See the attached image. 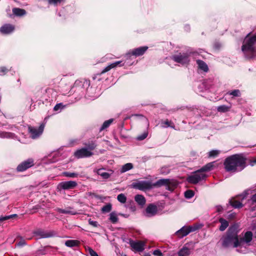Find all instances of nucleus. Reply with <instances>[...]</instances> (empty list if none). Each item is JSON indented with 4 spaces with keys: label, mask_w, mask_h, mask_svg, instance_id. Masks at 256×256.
Wrapping results in <instances>:
<instances>
[{
    "label": "nucleus",
    "mask_w": 256,
    "mask_h": 256,
    "mask_svg": "<svg viewBox=\"0 0 256 256\" xmlns=\"http://www.w3.org/2000/svg\"><path fill=\"white\" fill-rule=\"evenodd\" d=\"M178 182L174 179L162 178L154 183L150 181L142 180L133 182L132 186L133 188L146 191L153 188L154 187H160L165 186L166 189L170 190H174L177 186Z\"/></svg>",
    "instance_id": "nucleus-1"
},
{
    "label": "nucleus",
    "mask_w": 256,
    "mask_h": 256,
    "mask_svg": "<svg viewBox=\"0 0 256 256\" xmlns=\"http://www.w3.org/2000/svg\"><path fill=\"white\" fill-rule=\"evenodd\" d=\"M246 160L240 154L232 155L226 158L224 161L225 168L228 172L240 171L246 166Z\"/></svg>",
    "instance_id": "nucleus-2"
},
{
    "label": "nucleus",
    "mask_w": 256,
    "mask_h": 256,
    "mask_svg": "<svg viewBox=\"0 0 256 256\" xmlns=\"http://www.w3.org/2000/svg\"><path fill=\"white\" fill-rule=\"evenodd\" d=\"M90 86V82L87 80L81 79L76 80L74 86L68 92H64V94H72L78 100L85 96L86 88Z\"/></svg>",
    "instance_id": "nucleus-3"
},
{
    "label": "nucleus",
    "mask_w": 256,
    "mask_h": 256,
    "mask_svg": "<svg viewBox=\"0 0 256 256\" xmlns=\"http://www.w3.org/2000/svg\"><path fill=\"white\" fill-rule=\"evenodd\" d=\"M256 35L250 36V34H247L242 46V52L246 58L251 59L256 56Z\"/></svg>",
    "instance_id": "nucleus-4"
},
{
    "label": "nucleus",
    "mask_w": 256,
    "mask_h": 256,
    "mask_svg": "<svg viewBox=\"0 0 256 256\" xmlns=\"http://www.w3.org/2000/svg\"><path fill=\"white\" fill-rule=\"evenodd\" d=\"M252 236V232L248 231L242 237H238L237 242L234 245V248H236V250L242 254L249 252L250 250V247L251 246Z\"/></svg>",
    "instance_id": "nucleus-5"
},
{
    "label": "nucleus",
    "mask_w": 256,
    "mask_h": 256,
    "mask_svg": "<svg viewBox=\"0 0 256 256\" xmlns=\"http://www.w3.org/2000/svg\"><path fill=\"white\" fill-rule=\"evenodd\" d=\"M238 239V232L236 228L234 226L230 227L226 236H223L221 238L222 246L224 248H228L234 245L236 243Z\"/></svg>",
    "instance_id": "nucleus-6"
},
{
    "label": "nucleus",
    "mask_w": 256,
    "mask_h": 256,
    "mask_svg": "<svg viewBox=\"0 0 256 256\" xmlns=\"http://www.w3.org/2000/svg\"><path fill=\"white\" fill-rule=\"evenodd\" d=\"M190 52H180L172 56L171 58L174 62L180 64L182 65L187 64L190 62Z\"/></svg>",
    "instance_id": "nucleus-7"
},
{
    "label": "nucleus",
    "mask_w": 256,
    "mask_h": 256,
    "mask_svg": "<svg viewBox=\"0 0 256 256\" xmlns=\"http://www.w3.org/2000/svg\"><path fill=\"white\" fill-rule=\"evenodd\" d=\"M206 176V174L199 170L188 176L187 178V180L189 183L196 184L200 181L204 180Z\"/></svg>",
    "instance_id": "nucleus-8"
},
{
    "label": "nucleus",
    "mask_w": 256,
    "mask_h": 256,
    "mask_svg": "<svg viewBox=\"0 0 256 256\" xmlns=\"http://www.w3.org/2000/svg\"><path fill=\"white\" fill-rule=\"evenodd\" d=\"M44 128V124H41L38 128L31 126H28V132L30 137L33 138H37L42 133Z\"/></svg>",
    "instance_id": "nucleus-9"
},
{
    "label": "nucleus",
    "mask_w": 256,
    "mask_h": 256,
    "mask_svg": "<svg viewBox=\"0 0 256 256\" xmlns=\"http://www.w3.org/2000/svg\"><path fill=\"white\" fill-rule=\"evenodd\" d=\"M148 49V47L146 46H140L134 49H133L128 52L126 54V58H130L131 56H134L135 57L141 56L143 55L144 52Z\"/></svg>",
    "instance_id": "nucleus-10"
},
{
    "label": "nucleus",
    "mask_w": 256,
    "mask_h": 256,
    "mask_svg": "<svg viewBox=\"0 0 256 256\" xmlns=\"http://www.w3.org/2000/svg\"><path fill=\"white\" fill-rule=\"evenodd\" d=\"M100 95L99 92H97V88L93 87H88L86 88L85 97L88 100H94Z\"/></svg>",
    "instance_id": "nucleus-11"
},
{
    "label": "nucleus",
    "mask_w": 256,
    "mask_h": 256,
    "mask_svg": "<svg viewBox=\"0 0 256 256\" xmlns=\"http://www.w3.org/2000/svg\"><path fill=\"white\" fill-rule=\"evenodd\" d=\"M93 152L88 148H82L77 150L74 154V156L78 158L90 157L93 155Z\"/></svg>",
    "instance_id": "nucleus-12"
},
{
    "label": "nucleus",
    "mask_w": 256,
    "mask_h": 256,
    "mask_svg": "<svg viewBox=\"0 0 256 256\" xmlns=\"http://www.w3.org/2000/svg\"><path fill=\"white\" fill-rule=\"evenodd\" d=\"M194 230V228L192 226H183L180 230H178L176 232V234L178 238H182Z\"/></svg>",
    "instance_id": "nucleus-13"
},
{
    "label": "nucleus",
    "mask_w": 256,
    "mask_h": 256,
    "mask_svg": "<svg viewBox=\"0 0 256 256\" xmlns=\"http://www.w3.org/2000/svg\"><path fill=\"white\" fill-rule=\"evenodd\" d=\"M34 165V160L29 158L20 164L17 167L18 172H22L32 167Z\"/></svg>",
    "instance_id": "nucleus-14"
},
{
    "label": "nucleus",
    "mask_w": 256,
    "mask_h": 256,
    "mask_svg": "<svg viewBox=\"0 0 256 256\" xmlns=\"http://www.w3.org/2000/svg\"><path fill=\"white\" fill-rule=\"evenodd\" d=\"M77 183L74 181L62 182L59 184L58 187L63 190L72 189L77 186Z\"/></svg>",
    "instance_id": "nucleus-15"
},
{
    "label": "nucleus",
    "mask_w": 256,
    "mask_h": 256,
    "mask_svg": "<svg viewBox=\"0 0 256 256\" xmlns=\"http://www.w3.org/2000/svg\"><path fill=\"white\" fill-rule=\"evenodd\" d=\"M130 244L136 251L142 252L144 250V243L142 241L130 240Z\"/></svg>",
    "instance_id": "nucleus-16"
},
{
    "label": "nucleus",
    "mask_w": 256,
    "mask_h": 256,
    "mask_svg": "<svg viewBox=\"0 0 256 256\" xmlns=\"http://www.w3.org/2000/svg\"><path fill=\"white\" fill-rule=\"evenodd\" d=\"M122 61H117L112 64H110L102 70V71L100 73V74H104L110 71L112 68H116L118 66H124V63L122 64Z\"/></svg>",
    "instance_id": "nucleus-17"
},
{
    "label": "nucleus",
    "mask_w": 256,
    "mask_h": 256,
    "mask_svg": "<svg viewBox=\"0 0 256 256\" xmlns=\"http://www.w3.org/2000/svg\"><path fill=\"white\" fill-rule=\"evenodd\" d=\"M14 30V26L10 24H6L0 28V32L4 34H8L12 33Z\"/></svg>",
    "instance_id": "nucleus-18"
},
{
    "label": "nucleus",
    "mask_w": 256,
    "mask_h": 256,
    "mask_svg": "<svg viewBox=\"0 0 256 256\" xmlns=\"http://www.w3.org/2000/svg\"><path fill=\"white\" fill-rule=\"evenodd\" d=\"M157 210V207L152 204H150L148 206L146 210V215L147 216H154L156 214Z\"/></svg>",
    "instance_id": "nucleus-19"
},
{
    "label": "nucleus",
    "mask_w": 256,
    "mask_h": 256,
    "mask_svg": "<svg viewBox=\"0 0 256 256\" xmlns=\"http://www.w3.org/2000/svg\"><path fill=\"white\" fill-rule=\"evenodd\" d=\"M214 84V80L213 78H208L204 80L202 82L203 86L206 89L210 90L213 88Z\"/></svg>",
    "instance_id": "nucleus-20"
},
{
    "label": "nucleus",
    "mask_w": 256,
    "mask_h": 256,
    "mask_svg": "<svg viewBox=\"0 0 256 256\" xmlns=\"http://www.w3.org/2000/svg\"><path fill=\"white\" fill-rule=\"evenodd\" d=\"M196 64L198 65V68L200 70H202L204 72H208V68L206 64L202 60H197Z\"/></svg>",
    "instance_id": "nucleus-21"
},
{
    "label": "nucleus",
    "mask_w": 256,
    "mask_h": 256,
    "mask_svg": "<svg viewBox=\"0 0 256 256\" xmlns=\"http://www.w3.org/2000/svg\"><path fill=\"white\" fill-rule=\"evenodd\" d=\"M218 221L220 223L219 230L222 232L224 231L229 225L228 222L222 218H220Z\"/></svg>",
    "instance_id": "nucleus-22"
},
{
    "label": "nucleus",
    "mask_w": 256,
    "mask_h": 256,
    "mask_svg": "<svg viewBox=\"0 0 256 256\" xmlns=\"http://www.w3.org/2000/svg\"><path fill=\"white\" fill-rule=\"evenodd\" d=\"M35 234L40 236V238H46L52 236V234L50 232H46L43 230H38L35 232Z\"/></svg>",
    "instance_id": "nucleus-23"
},
{
    "label": "nucleus",
    "mask_w": 256,
    "mask_h": 256,
    "mask_svg": "<svg viewBox=\"0 0 256 256\" xmlns=\"http://www.w3.org/2000/svg\"><path fill=\"white\" fill-rule=\"evenodd\" d=\"M136 202L140 206H144L146 204V199L144 197L140 194H137L134 197Z\"/></svg>",
    "instance_id": "nucleus-24"
},
{
    "label": "nucleus",
    "mask_w": 256,
    "mask_h": 256,
    "mask_svg": "<svg viewBox=\"0 0 256 256\" xmlns=\"http://www.w3.org/2000/svg\"><path fill=\"white\" fill-rule=\"evenodd\" d=\"M230 204L234 208H240L242 206V203L236 198H232L230 201Z\"/></svg>",
    "instance_id": "nucleus-25"
},
{
    "label": "nucleus",
    "mask_w": 256,
    "mask_h": 256,
    "mask_svg": "<svg viewBox=\"0 0 256 256\" xmlns=\"http://www.w3.org/2000/svg\"><path fill=\"white\" fill-rule=\"evenodd\" d=\"M190 253V250L186 247L184 246L178 252L179 256H188Z\"/></svg>",
    "instance_id": "nucleus-26"
},
{
    "label": "nucleus",
    "mask_w": 256,
    "mask_h": 256,
    "mask_svg": "<svg viewBox=\"0 0 256 256\" xmlns=\"http://www.w3.org/2000/svg\"><path fill=\"white\" fill-rule=\"evenodd\" d=\"M14 14L16 16H22L26 14V12L24 9L20 8H14L12 9Z\"/></svg>",
    "instance_id": "nucleus-27"
},
{
    "label": "nucleus",
    "mask_w": 256,
    "mask_h": 256,
    "mask_svg": "<svg viewBox=\"0 0 256 256\" xmlns=\"http://www.w3.org/2000/svg\"><path fill=\"white\" fill-rule=\"evenodd\" d=\"M214 162H212L208 163L204 166L202 168L200 169V170L204 173V172H208L212 169V168L214 166Z\"/></svg>",
    "instance_id": "nucleus-28"
},
{
    "label": "nucleus",
    "mask_w": 256,
    "mask_h": 256,
    "mask_svg": "<svg viewBox=\"0 0 256 256\" xmlns=\"http://www.w3.org/2000/svg\"><path fill=\"white\" fill-rule=\"evenodd\" d=\"M68 106V104H64L62 102L57 104L54 108V111H62L65 110L66 108Z\"/></svg>",
    "instance_id": "nucleus-29"
},
{
    "label": "nucleus",
    "mask_w": 256,
    "mask_h": 256,
    "mask_svg": "<svg viewBox=\"0 0 256 256\" xmlns=\"http://www.w3.org/2000/svg\"><path fill=\"white\" fill-rule=\"evenodd\" d=\"M133 168V165L132 163H127L124 166L120 169V172L122 173L125 172Z\"/></svg>",
    "instance_id": "nucleus-30"
},
{
    "label": "nucleus",
    "mask_w": 256,
    "mask_h": 256,
    "mask_svg": "<svg viewBox=\"0 0 256 256\" xmlns=\"http://www.w3.org/2000/svg\"><path fill=\"white\" fill-rule=\"evenodd\" d=\"M79 242L76 240H68L66 242L65 244L68 247H74L78 246Z\"/></svg>",
    "instance_id": "nucleus-31"
},
{
    "label": "nucleus",
    "mask_w": 256,
    "mask_h": 256,
    "mask_svg": "<svg viewBox=\"0 0 256 256\" xmlns=\"http://www.w3.org/2000/svg\"><path fill=\"white\" fill-rule=\"evenodd\" d=\"M254 191H256L255 190H252L250 189H248V190H246L244 192L240 195L238 196V200L241 198L242 200H244V198H245L246 196L250 194H252Z\"/></svg>",
    "instance_id": "nucleus-32"
},
{
    "label": "nucleus",
    "mask_w": 256,
    "mask_h": 256,
    "mask_svg": "<svg viewBox=\"0 0 256 256\" xmlns=\"http://www.w3.org/2000/svg\"><path fill=\"white\" fill-rule=\"evenodd\" d=\"M113 120H114L112 118H110L108 120L105 121L103 123L102 127L100 128V131L101 132V131L105 130L106 128H108L110 125V124L113 122Z\"/></svg>",
    "instance_id": "nucleus-33"
},
{
    "label": "nucleus",
    "mask_w": 256,
    "mask_h": 256,
    "mask_svg": "<svg viewBox=\"0 0 256 256\" xmlns=\"http://www.w3.org/2000/svg\"><path fill=\"white\" fill-rule=\"evenodd\" d=\"M110 220L113 224H116L118 222V215L116 212H113L110 214Z\"/></svg>",
    "instance_id": "nucleus-34"
},
{
    "label": "nucleus",
    "mask_w": 256,
    "mask_h": 256,
    "mask_svg": "<svg viewBox=\"0 0 256 256\" xmlns=\"http://www.w3.org/2000/svg\"><path fill=\"white\" fill-rule=\"evenodd\" d=\"M226 95L232 96V97L240 96L241 92L239 90H234L226 92Z\"/></svg>",
    "instance_id": "nucleus-35"
},
{
    "label": "nucleus",
    "mask_w": 256,
    "mask_h": 256,
    "mask_svg": "<svg viewBox=\"0 0 256 256\" xmlns=\"http://www.w3.org/2000/svg\"><path fill=\"white\" fill-rule=\"evenodd\" d=\"M97 174L101 176V177L104 179H107L110 176V174L108 172H104V170L101 169L98 170Z\"/></svg>",
    "instance_id": "nucleus-36"
},
{
    "label": "nucleus",
    "mask_w": 256,
    "mask_h": 256,
    "mask_svg": "<svg viewBox=\"0 0 256 256\" xmlns=\"http://www.w3.org/2000/svg\"><path fill=\"white\" fill-rule=\"evenodd\" d=\"M177 111H185V112H193L194 111V107H188L186 106H182L178 108L176 110Z\"/></svg>",
    "instance_id": "nucleus-37"
},
{
    "label": "nucleus",
    "mask_w": 256,
    "mask_h": 256,
    "mask_svg": "<svg viewBox=\"0 0 256 256\" xmlns=\"http://www.w3.org/2000/svg\"><path fill=\"white\" fill-rule=\"evenodd\" d=\"M230 108V106L222 105L217 108V110L218 112H228Z\"/></svg>",
    "instance_id": "nucleus-38"
},
{
    "label": "nucleus",
    "mask_w": 256,
    "mask_h": 256,
    "mask_svg": "<svg viewBox=\"0 0 256 256\" xmlns=\"http://www.w3.org/2000/svg\"><path fill=\"white\" fill-rule=\"evenodd\" d=\"M118 200L122 204H124L126 200V197L123 194H118L117 196Z\"/></svg>",
    "instance_id": "nucleus-39"
},
{
    "label": "nucleus",
    "mask_w": 256,
    "mask_h": 256,
    "mask_svg": "<svg viewBox=\"0 0 256 256\" xmlns=\"http://www.w3.org/2000/svg\"><path fill=\"white\" fill-rule=\"evenodd\" d=\"M112 208V204H106V206H104L102 208V211L103 212H108L111 210Z\"/></svg>",
    "instance_id": "nucleus-40"
},
{
    "label": "nucleus",
    "mask_w": 256,
    "mask_h": 256,
    "mask_svg": "<svg viewBox=\"0 0 256 256\" xmlns=\"http://www.w3.org/2000/svg\"><path fill=\"white\" fill-rule=\"evenodd\" d=\"M63 175L69 178H76L78 174L76 172H64Z\"/></svg>",
    "instance_id": "nucleus-41"
},
{
    "label": "nucleus",
    "mask_w": 256,
    "mask_h": 256,
    "mask_svg": "<svg viewBox=\"0 0 256 256\" xmlns=\"http://www.w3.org/2000/svg\"><path fill=\"white\" fill-rule=\"evenodd\" d=\"M170 172V170L167 166H163L160 169V173L162 174H167Z\"/></svg>",
    "instance_id": "nucleus-42"
},
{
    "label": "nucleus",
    "mask_w": 256,
    "mask_h": 256,
    "mask_svg": "<svg viewBox=\"0 0 256 256\" xmlns=\"http://www.w3.org/2000/svg\"><path fill=\"white\" fill-rule=\"evenodd\" d=\"M10 70L5 66L0 67V76L5 75Z\"/></svg>",
    "instance_id": "nucleus-43"
},
{
    "label": "nucleus",
    "mask_w": 256,
    "mask_h": 256,
    "mask_svg": "<svg viewBox=\"0 0 256 256\" xmlns=\"http://www.w3.org/2000/svg\"><path fill=\"white\" fill-rule=\"evenodd\" d=\"M220 154V151L218 150H212L208 152L209 157L216 156Z\"/></svg>",
    "instance_id": "nucleus-44"
},
{
    "label": "nucleus",
    "mask_w": 256,
    "mask_h": 256,
    "mask_svg": "<svg viewBox=\"0 0 256 256\" xmlns=\"http://www.w3.org/2000/svg\"><path fill=\"white\" fill-rule=\"evenodd\" d=\"M86 145L87 146V148L88 149V150H90L91 152L92 150H94L96 147V144L93 142H89L88 144H86Z\"/></svg>",
    "instance_id": "nucleus-45"
},
{
    "label": "nucleus",
    "mask_w": 256,
    "mask_h": 256,
    "mask_svg": "<svg viewBox=\"0 0 256 256\" xmlns=\"http://www.w3.org/2000/svg\"><path fill=\"white\" fill-rule=\"evenodd\" d=\"M194 195V192L192 190H186L184 193V196L187 198H192Z\"/></svg>",
    "instance_id": "nucleus-46"
},
{
    "label": "nucleus",
    "mask_w": 256,
    "mask_h": 256,
    "mask_svg": "<svg viewBox=\"0 0 256 256\" xmlns=\"http://www.w3.org/2000/svg\"><path fill=\"white\" fill-rule=\"evenodd\" d=\"M16 216V214H12V215H10V216H0V222L8 220L10 218H12Z\"/></svg>",
    "instance_id": "nucleus-47"
},
{
    "label": "nucleus",
    "mask_w": 256,
    "mask_h": 256,
    "mask_svg": "<svg viewBox=\"0 0 256 256\" xmlns=\"http://www.w3.org/2000/svg\"><path fill=\"white\" fill-rule=\"evenodd\" d=\"M0 136L2 138H12V134L6 132H0Z\"/></svg>",
    "instance_id": "nucleus-48"
},
{
    "label": "nucleus",
    "mask_w": 256,
    "mask_h": 256,
    "mask_svg": "<svg viewBox=\"0 0 256 256\" xmlns=\"http://www.w3.org/2000/svg\"><path fill=\"white\" fill-rule=\"evenodd\" d=\"M58 212H59L62 213V214H76V212H73L72 211H70V210H64V209H60V208L58 210Z\"/></svg>",
    "instance_id": "nucleus-49"
},
{
    "label": "nucleus",
    "mask_w": 256,
    "mask_h": 256,
    "mask_svg": "<svg viewBox=\"0 0 256 256\" xmlns=\"http://www.w3.org/2000/svg\"><path fill=\"white\" fill-rule=\"evenodd\" d=\"M90 256H98V254L94 251L91 248L88 247L87 249Z\"/></svg>",
    "instance_id": "nucleus-50"
},
{
    "label": "nucleus",
    "mask_w": 256,
    "mask_h": 256,
    "mask_svg": "<svg viewBox=\"0 0 256 256\" xmlns=\"http://www.w3.org/2000/svg\"><path fill=\"white\" fill-rule=\"evenodd\" d=\"M163 124H164L163 126H164L165 128H167V127H169V126L174 128V126L172 125V123L170 122H169L168 120L164 121V122Z\"/></svg>",
    "instance_id": "nucleus-51"
},
{
    "label": "nucleus",
    "mask_w": 256,
    "mask_h": 256,
    "mask_svg": "<svg viewBox=\"0 0 256 256\" xmlns=\"http://www.w3.org/2000/svg\"><path fill=\"white\" fill-rule=\"evenodd\" d=\"M88 223L90 225H91L94 227H98V224L97 222L92 220L91 219H90L88 220Z\"/></svg>",
    "instance_id": "nucleus-52"
},
{
    "label": "nucleus",
    "mask_w": 256,
    "mask_h": 256,
    "mask_svg": "<svg viewBox=\"0 0 256 256\" xmlns=\"http://www.w3.org/2000/svg\"><path fill=\"white\" fill-rule=\"evenodd\" d=\"M147 136H148V133L144 132L142 134L139 136L138 137L137 139L140 140H143L144 138H146L147 137Z\"/></svg>",
    "instance_id": "nucleus-53"
},
{
    "label": "nucleus",
    "mask_w": 256,
    "mask_h": 256,
    "mask_svg": "<svg viewBox=\"0 0 256 256\" xmlns=\"http://www.w3.org/2000/svg\"><path fill=\"white\" fill-rule=\"evenodd\" d=\"M252 204L256 203V192L252 194L250 200H248Z\"/></svg>",
    "instance_id": "nucleus-54"
},
{
    "label": "nucleus",
    "mask_w": 256,
    "mask_h": 256,
    "mask_svg": "<svg viewBox=\"0 0 256 256\" xmlns=\"http://www.w3.org/2000/svg\"><path fill=\"white\" fill-rule=\"evenodd\" d=\"M153 254L156 256H162V253L160 250H156L154 251Z\"/></svg>",
    "instance_id": "nucleus-55"
},
{
    "label": "nucleus",
    "mask_w": 256,
    "mask_h": 256,
    "mask_svg": "<svg viewBox=\"0 0 256 256\" xmlns=\"http://www.w3.org/2000/svg\"><path fill=\"white\" fill-rule=\"evenodd\" d=\"M62 0H48V2L50 4H56L58 3L61 2Z\"/></svg>",
    "instance_id": "nucleus-56"
},
{
    "label": "nucleus",
    "mask_w": 256,
    "mask_h": 256,
    "mask_svg": "<svg viewBox=\"0 0 256 256\" xmlns=\"http://www.w3.org/2000/svg\"><path fill=\"white\" fill-rule=\"evenodd\" d=\"M26 244V242L24 240H21L20 242H19L17 244L16 246H24Z\"/></svg>",
    "instance_id": "nucleus-57"
},
{
    "label": "nucleus",
    "mask_w": 256,
    "mask_h": 256,
    "mask_svg": "<svg viewBox=\"0 0 256 256\" xmlns=\"http://www.w3.org/2000/svg\"><path fill=\"white\" fill-rule=\"evenodd\" d=\"M216 210L218 212H221L222 210V208L220 206H216Z\"/></svg>",
    "instance_id": "nucleus-58"
},
{
    "label": "nucleus",
    "mask_w": 256,
    "mask_h": 256,
    "mask_svg": "<svg viewBox=\"0 0 256 256\" xmlns=\"http://www.w3.org/2000/svg\"><path fill=\"white\" fill-rule=\"evenodd\" d=\"M185 29L187 31L189 30H190V26L188 25H186L185 26Z\"/></svg>",
    "instance_id": "nucleus-59"
},
{
    "label": "nucleus",
    "mask_w": 256,
    "mask_h": 256,
    "mask_svg": "<svg viewBox=\"0 0 256 256\" xmlns=\"http://www.w3.org/2000/svg\"><path fill=\"white\" fill-rule=\"evenodd\" d=\"M119 214L120 215V216H123L124 217H128V216H126V215H125L124 214Z\"/></svg>",
    "instance_id": "nucleus-60"
},
{
    "label": "nucleus",
    "mask_w": 256,
    "mask_h": 256,
    "mask_svg": "<svg viewBox=\"0 0 256 256\" xmlns=\"http://www.w3.org/2000/svg\"><path fill=\"white\" fill-rule=\"evenodd\" d=\"M254 164H256V159L254 160L253 162H252Z\"/></svg>",
    "instance_id": "nucleus-61"
},
{
    "label": "nucleus",
    "mask_w": 256,
    "mask_h": 256,
    "mask_svg": "<svg viewBox=\"0 0 256 256\" xmlns=\"http://www.w3.org/2000/svg\"><path fill=\"white\" fill-rule=\"evenodd\" d=\"M138 116V114H136V115H134V116Z\"/></svg>",
    "instance_id": "nucleus-62"
},
{
    "label": "nucleus",
    "mask_w": 256,
    "mask_h": 256,
    "mask_svg": "<svg viewBox=\"0 0 256 256\" xmlns=\"http://www.w3.org/2000/svg\"><path fill=\"white\" fill-rule=\"evenodd\" d=\"M255 234H256V233H255Z\"/></svg>",
    "instance_id": "nucleus-63"
},
{
    "label": "nucleus",
    "mask_w": 256,
    "mask_h": 256,
    "mask_svg": "<svg viewBox=\"0 0 256 256\" xmlns=\"http://www.w3.org/2000/svg\"><path fill=\"white\" fill-rule=\"evenodd\" d=\"M126 256V255H124V256Z\"/></svg>",
    "instance_id": "nucleus-64"
}]
</instances>
